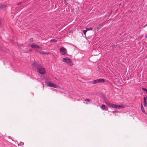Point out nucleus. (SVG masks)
Returning <instances> with one entry per match:
<instances>
[{
	"label": "nucleus",
	"mask_w": 147,
	"mask_h": 147,
	"mask_svg": "<svg viewBox=\"0 0 147 147\" xmlns=\"http://www.w3.org/2000/svg\"><path fill=\"white\" fill-rule=\"evenodd\" d=\"M62 61L66 63H68L69 66H72L74 65L73 63L72 62L71 60L68 58H64L62 59Z\"/></svg>",
	"instance_id": "obj_1"
},
{
	"label": "nucleus",
	"mask_w": 147,
	"mask_h": 147,
	"mask_svg": "<svg viewBox=\"0 0 147 147\" xmlns=\"http://www.w3.org/2000/svg\"><path fill=\"white\" fill-rule=\"evenodd\" d=\"M45 83L47 86L55 88L57 87V86L56 85L53 84L50 82L46 81Z\"/></svg>",
	"instance_id": "obj_2"
},
{
	"label": "nucleus",
	"mask_w": 147,
	"mask_h": 147,
	"mask_svg": "<svg viewBox=\"0 0 147 147\" xmlns=\"http://www.w3.org/2000/svg\"><path fill=\"white\" fill-rule=\"evenodd\" d=\"M60 51L61 54L63 55L67 54V50L63 47H62L60 49Z\"/></svg>",
	"instance_id": "obj_3"
},
{
	"label": "nucleus",
	"mask_w": 147,
	"mask_h": 147,
	"mask_svg": "<svg viewBox=\"0 0 147 147\" xmlns=\"http://www.w3.org/2000/svg\"><path fill=\"white\" fill-rule=\"evenodd\" d=\"M106 80L102 78H100L97 80H95L93 82L94 84H96L97 83H102L105 82Z\"/></svg>",
	"instance_id": "obj_4"
},
{
	"label": "nucleus",
	"mask_w": 147,
	"mask_h": 147,
	"mask_svg": "<svg viewBox=\"0 0 147 147\" xmlns=\"http://www.w3.org/2000/svg\"><path fill=\"white\" fill-rule=\"evenodd\" d=\"M40 64L39 63L36 62L35 63H33L32 64L31 67L32 68H37L38 67H40Z\"/></svg>",
	"instance_id": "obj_5"
},
{
	"label": "nucleus",
	"mask_w": 147,
	"mask_h": 147,
	"mask_svg": "<svg viewBox=\"0 0 147 147\" xmlns=\"http://www.w3.org/2000/svg\"><path fill=\"white\" fill-rule=\"evenodd\" d=\"M37 71L41 74H44L45 73V70L44 68H38L37 69Z\"/></svg>",
	"instance_id": "obj_6"
},
{
	"label": "nucleus",
	"mask_w": 147,
	"mask_h": 147,
	"mask_svg": "<svg viewBox=\"0 0 147 147\" xmlns=\"http://www.w3.org/2000/svg\"><path fill=\"white\" fill-rule=\"evenodd\" d=\"M32 48L34 49L37 48L39 49H41V48L38 45H37L36 44H33L32 45L30 46Z\"/></svg>",
	"instance_id": "obj_7"
},
{
	"label": "nucleus",
	"mask_w": 147,
	"mask_h": 147,
	"mask_svg": "<svg viewBox=\"0 0 147 147\" xmlns=\"http://www.w3.org/2000/svg\"><path fill=\"white\" fill-rule=\"evenodd\" d=\"M104 102L106 105H107L109 107H110L111 104L109 101L106 99L104 100Z\"/></svg>",
	"instance_id": "obj_8"
},
{
	"label": "nucleus",
	"mask_w": 147,
	"mask_h": 147,
	"mask_svg": "<svg viewBox=\"0 0 147 147\" xmlns=\"http://www.w3.org/2000/svg\"><path fill=\"white\" fill-rule=\"evenodd\" d=\"M101 109L102 110H104L106 111H107L108 110V108L106 106L104 105H101Z\"/></svg>",
	"instance_id": "obj_9"
},
{
	"label": "nucleus",
	"mask_w": 147,
	"mask_h": 147,
	"mask_svg": "<svg viewBox=\"0 0 147 147\" xmlns=\"http://www.w3.org/2000/svg\"><path fill=\"white\" fill-rule=\"evenodd\" d=\"M1 50L7 53L8 52V50L5 47H1Z\"/></svg>",
	"instance_id": "obj_10"
},
{
	"label": "nucleus",
	"mask_w": 147,
	"mask_h": 147,
	"mask_svg": "<svg viewBox=\"0 0 147 147\" xmlns=\"http://www.w3.org/2000/svg\"><path fill=\"white\" fill-rule=\"evenodd\" d=\"M124 106L123 105H116V108L122 109L124 108Z\"/></svg>",
	"instance_id": "obj_11"
},
{
	"label": "nucleus",
	"mask_w": 147,
	"mask_h": 147,
	"mask_svg": "<svg viewBox=\"0 0 147 147\" xmlns=\"http://www.w3.org/2000/svg\"><path fill=\"white\" fill-rule=\"evenodd\" d=\"M7 7L6 5H0V9H1L5 8H6Z\"/></svg>",
	"instance_id": "obj_12"
},
{
	"label": "nucleus",
	"mask_w": 147,
	"mask_h": 147,
	"mask_svg": "<svg viewBox=\"0 0 147 147\" xmlns=\"http://www.w3.org/2000/svg\"><path fill=\"white\" fill-rule=\"evenodd\" d=\"M141 110H142V112L145 113V110H144V109L142 106V104H141Z\"/></svg>",
	"instance_id": "obj_13"
},
{
	"label": "nucleus",
	"mask_w": 147,
	"mask_h": 147,
	"mask_svg": "<svg viewBox=\"0 0 147 147\" xmlns=\"http://www.w3.org/2000/svg\"><path fill=\"white\" fill-rule=\"evenodd\" d=\"M102 27V26L101 25H98V26H97L96 28L98 29H99L100 28H101Z\"/></svg>",
	"instance_id": "obj_14"
},
{
	"label": "nucleus",
	"mask_w": 147,
	"mask_h": 147,
	"mask_svg": "<svg viewBox=\"0 0 147 147\" xmlns=\"http://www.w3.org/2000/svg\"><path fill=\"white\" fill-rule=\"evenodd\" d=\"M110 107H112L113 108H116V105L111 104Z\"/></svg>",
	"instance_id": "obj_15"
},
{
	"label": "nucleus",
	"mask_w": 147,
	"mask_h": 147,
	"mask_svg": "<svg viewBox=\"0 0 147 147\" xmlns=\"http://www.w3.org/2000/svg\"><path fill=\"white\" fill-rule=\"evenodd\" d=\"M86 30H92V28H91V27H90V28H86Z\"/></svg>",
	"instance_id": "obj_16"
},
{
	"label": "nucleus",
	"mask_w": 147,
	"mask_h": 147,
	"mask_svg": "<svg viewBox=\"0 0 147 147\" xmlns=\"http://www.w3.org/2000/svg\"><path fill=\"white\" fill-rule=\"evenodd\" d=\"M29 41L30 42H32L33 41V39L32 38H30L29 40Z\"/></svg>",
	"instance_id": "obj_17"
},
{
	"label": "nucleus",
	"mask_w": 147,
	"mask_h": 147,
	"mask_svg": "<svg viewBox=\"0 0 147 147\" xmlns=\"http://www.w3.org/2000/svg\"><path fill=\"white\" fill-rule=\"evenodd\" d=\"M85 100L89 103L90 102V100L89 99H86Z\"/></svg>",
	"instance_id": "obj_18"
},
{
	"label": "nucleus",
	"mask_w": 147,
	"mask_h": 147,
	"mask_svg": "<svg viewBox=\"0 0 147 147\" xmlns=\"http://www.w3.org/2000/svg\"><path fill=\"white\" fill-rule=\"evenodd\" d=\"M87 30H83V32L85 35H86V32H87Z\"/></svg>",
	"instance_id": "obj_19"
},
{
	"label": "nucleus",
	"mask_w": 147,
	"mask_h": 147,
	"mask_svg": "<svg viewBox=\"0 0 147 147\" xmlns=\"http://www.w3.org/2000/svg\"><path fill=\"white\" fill-rule=\"evenodd\" d=\"M142 90H143V91H146V92H147V89L145 88H142Z\"/></svg>",
	"instance_id": "obj_20"
},
{
	"label": "nucleus",
	"mask_w": 147,
	"mask_h": 147,
	"mask_svg": "<svg viewBox=\"0 0 147 147\" xmlns=\"http://www.w3.org/2000/svg\"><path fill=\"white\" fill-rule=\"evenodd\" d=\"M144 102H146V98L145 97H144Z\"/></svg>",
	"instance_id": "obj_21"
},
{
	"label": "nucleus",
	"mask_w": 147,
	"mask_h": 147,
	"mask_svg": "<svg viewBox=\"0 0 147 147\" xmlns=\"http://www.w3.org/2000/svg\"><path fill=\"white\" fill-rule=\"evenodd\" d=\"M144 106L145 107H146L147 106V103H146V102H144Z\"/></svg>",
	"instance_id": "obj_22"
},
{
	"label": "nucleus",
	"mask_w": 147,
	"mask_h": 147,
	"mask_svg": "<svg viewBox=\"0 0 147 147\" xmlns=\"http://www.w3.org/2000/svg\"><path fill=\"white\" fill-rule=\"evenodd\" d=\"M42 54H43L48 55V54H49V53H44V52H42Z\"/></svg>",
	"instance_id": "obj_23"
},
{
	"label": "nucleus",
	"mask_w": 147,
	"mask_h": 147,
	"mask_svg": "<svg viewBox=\"0 0 147 147\" xmlns=\"http://www.w3.org/2000/svg\"><path fill=\"white\" fill-rule=\"evenodd\" d=\"M145 38H147V34H146L145 35Z\"/></svg>",
	"instance_id": "obj_24"
},
{
	"label": "nucleus",
	"mask_w": 147,
	"mask_h": 147,
	"mask_svg": "<svg viewBox=\"0 0 147 147\" xmlns=\"http://www.w3.org/2000/svg\"><path fill=\"white\" fill-rule=\"evenodd\" d=\"M53 40V41H55V42H57V40H55V39H53V40Z\"/></svg>",
	"instance_id": "obj_25"
},
{
	"label": "nucleus",
	"mask_w": 147,
	"mask_h": 147,
	"mask_svg": "<svg viewBox=\"0 0 147 147\" xmlns=\"http://www.w3.org/2000/svg\"><path fill=\"white\" fill-rule=\"evenodd\" d=\"M117 112V111H116L113 112Z\"/></svg>",
	"instance_id": "obj_26"
},
{
	"label": "nucleus",
	"mask_w": 147,
	"mask_h": 147,
	"mask_svg": "<svg viewBox=\"0 0 147 147\" xmlns=\"http://www.w3.org/2000/svg\"><path fill=\"white\" fill-rule=\"evenodd\" d=\"M21 3V2H19V4H20V3Z\"/></svg>",
	"instance_id": "obj_27"
},
{
	"label": "nucleus",
	"mask_w": 147,
	"mask_h": 147,
	"mask_svg": "<svg viewBox=\"0 0 147 147\" xmlns=\"http://www.w3.org/2000/svg\"><path fill=\"white\" fill-rule=\"evenodd\" d=\"M86 104H87L88 103L87 102H86Z\"/></svg>",
	"instance_id": "obj_28"
}]
</instances>
